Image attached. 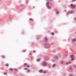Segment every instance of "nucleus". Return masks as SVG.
<instances>
[{"label": "nucleus", "instance_id": "f257e3e1", "mask_svg": "<svg viewBox=\"0 0 76 76\" xmlns=\"http://www.w3.org/2000/svg\"><path fill=\"white\" fill-rule=\"evenodd\" d=\"M42 65L43 66H46L47 65V62L45 61L43 62L42 63Z\"/></svg>", "mask_w": 76, "mask_h": 76}, {"label": "nucleus", "instance_id": "f03ea898", "mask_svg": "<svg viewBox=\"0 0 76 76\" xmlns=\"http://www.w3.org/2000/svg\"><path fill=\"white\" fill-rule=\"evenodd\" d=\"M48 4H49V3L48 2L46 3V6L47 7H48V9H51V7H50L49 6H48Z\"/></svg>", "mask_w": 76, "mask_h": 76}, {"label": "nucleus", "instance_id": "7ed1b4c3", "mask_svg": "<svg viewBox=\"0 0 76 76\" xmlns=\"http://www.w3.org/2000/svg\"><path fill=\"white\" fill-rule=\"evenodd\" d=\"M71 7H72V9H74L76 7V5H74L73 4H71Z\"/></svg>", "mask_w": 76, "mask_h": 76}, {"label": "nucleus", "instance_id": "20e7f679", "mask_svg": "<svg viewBox=\"0 0 76 76\" xmlns=\"http://www.w3.org/2000/svg\"><path fill=\"white\" fill-rule=\"evenodd\" d=\"M45 47H47L48 46V48L49 47L50 45L48 44H46L45 45Z\"/></svg>", "mask_w": 76, "mask_h": 76}, {"label": "nucleus", "instance_id": "39448f33", "mask_svg": "<svg viewBox=\"0 0 76 76\" xmlns=\"http://www.w3.org/2000/svg\"><path fill=\"white\" fill-rule=\"evenodd\" d=\"M74 13L73 11H72L70 12H67V15H69V14H70L71 13Z\"/></svg>", "mask_w": 76, "mask_h": 76}, {"label": "nucleus", "instance_id": "423d86ee", "mask_svg": "<svg viewBox=\"0 0 76 76\" xmlns=\"http://www.w3.org/2000/svg\"><path fill=\"white\" fill-rule=\"evenodd\" d=\"M39 73H42L43 72V70L42 69H40L39 71Z\"/></svg>", "mask_w": 76, "mask_h": 76}, {"label": "nucleus", "instance_id": "0eeeda50", "mask_svg": "<svg viewBox=\"0 0 76 76\" xmlns=\"http://www.w3.org/2000/svg\"><path fill=\"white\" fill-rule=\"evenodd\" d=\"M1 57L2 58H5V56L4 55H2L1 56Z\"/></svg>", "mask_w": 76, "mask_h": 76}, {"label": "nucleus", "instance_id": "6e6552de", "mask_svg": "<svg viewBox=\"0 0 76 76\" xmlns=\"http://www.w3.org/2000/svg\"><path fill=\"white\" fill-rule=\"evenodd\" d=\"M26 65H27V64H26V63H25L24 64H23V66H24V67L26 66Z\"/></svg>", "mask_w": 76, "mask_h": 76}, {"label": "nucleus", "instance_id": "1a4fd4ad", "mask_svg": "<svg viewBox=\"0 0 76 76\" xmlns=\"http://www.w3.org/2000/svg\"><path fill=\"white\" fill-rule=\"evenodd\" d=\"M13 69L12 68H10L9 69V70H10V71H12V70H13Z\"/></svg>", "mask_w": 76, "mask_h": 76}, {"label": "nucleus", "instance_id": "9d476101", "mask_svg": "<svg viewBox=\"0 0 76 76\" xmlns=\"http://www.w3.org/2000/svg\"><path fill=\"white\" fill-rule=\"evenodd\" d=\"M45 41H48V39L47 37H46L45 38Z\"/></svg>", "mask_w": 76, "mask_h": 76}, {"label": "nucleus", "instance_id": "9b49d317", "mask_svg": "<svg viewBox=\"0 0 76 76\" xmlns=\"http://www.w3.org/2000/svg\"><path fill=\"white\" fill-rule=\"evenodd\" d=\"M20 7H21V9H23V6L22 5H20Z\"/></svg>", "mask_w": 76, "mask_h": 76}, {"label": "nucleus", "instance_id": "f8f14e48", "mask_svg": "<svg viewBox=\"0 0 76 76\" xmlns=\"http://www.w3.org/2000/svg\"><path fill=\"white\" fill-rule=\"evenodd\" d=\"M56 13L57 15H58V14L59 13V12L58 11H57L56 12Z\"/></svg>", "mask_w": 76, "mask_h": 76}, {"label": "nucleus", "instance_id": "ddd939ff", "mask_svg": "<svg viewBox=\"0 0 76 76\" xmlns=\"http://www.w3.org/2000/svg\"><path fill=\"white\" fill-rule=\"evenodd\" d=\"M76 39L75 38H74L73 39V41L75 42L76 41Z\"/></svg>", "mask_w": 76, "mask_h": 76}, {"label": "nucleus", "instance_id": "4468645a", "mask_svg": "<svg viewBox=\"0 0 76 76\" xmlns=\"http://www.w3.org/2000/svg\"><path fill=\"white\" fill-rule=\"evenodd\" d=\"M55 66H56V64H53V65L52 66V67H54Z\"/></svg>", "mask_w": 76, "mask_h": 76}, {"label": "nucleus", "instance_id": "2eb2a0df", "mask_svg": "<svg viewBox=\"0 0 76 76\" xmlns=\"http://www.w3.org/2000/svg\"><path fill=\"white\" fill-rule=\"evenodd\" d=\"M28 0H26V3H28Z\"/></svg>", "mask_w": 76, "mask_h": 76}, {"label": "nucleus", "instance_id": "dca6fc26", "mask_svg": "<svg viewBox=\"0 0 76 76\" xmlns=\"http://www.w3.org/2000/svg\"><path fill=\"white\" fill-rule=\"evenodd\" d=\"M64 62L63 61H61V64H63Z\"/></svg>", "mask_w": 76, "mask_h": 76}, {"label": "nucleus", "instance_id": "f3484780", "mask_svg": "<svg viewBox=\"0 0 76 76\" xmlns=\"http://www.w3.org/2000/svg\"><path fill=\"white\" fill-rule=\"evenodd\" d=\"M26 52V50H22V52H23L24 53V52Z\"/></svg>", "mask_w": 76, "mask_h": 76}, {"label": "nucleus", "instance_id": "a211bd4d", "mask_svg": "<svg viewBox=\"0 0 76 76\" xmlns=\"http://www.w3.org/2000/svg\"><path fill=\"white\" fill-rule=\"evenodd\" d=\"M30 20H31V21H33V19H32L31 18H30Z\"/></svg>", "mask_w": 76, "mask_h": 76}, {"label": "nucleus", "instance_id": "6ab92c4d", "mask_svg": "<svg viewBox=\"0 0 76 76\" xmlns=\"http://www.w3.org/2000/svg\"><path fill=\"white\" fill-rule=\"evenodd\" d=\"M6 66H7H7H9V65L7 64H6Z\"/></svg>", "mask_w": 76, "mask_h": 76}, {"label": "nucleus", "instance_id": "aec40b11", "mask_svg": "<svg viewBox=\"0 0 76 76\" xmlns=\"http://www.w3.org/2000/svg\"><path fill=\"white\" fill-rule=\"evenodd\" d=\"M29 72H30V70H29V69H28L27 71V73H29Z\"/></svg>", "mask_w": 76, "mask_h": 76}, {"label": "nucleus", "instance_id": "412c9836", "mask_svg": "<svg viewBox=\"0 0 76 76\" xmlns=\"http://www.w3.org/2000/svg\"><path fill=\"white\" fill-rule=\"evenodd\" d=\"M51 34H52V35H54V33H53V32H52Z\"/></svg>", "mask_w": 76, "mask_h": 76}, {"label": "nucleus", "instance_id": "4be33fe9", "mask_svg": "<svg viewBox=\"0 0 76 76\" xmlns=\"http://www.w3.org/2000/svg\"><path fill=\"white\" fill-rule=\"evenodd\" d=\"M40 61V60L39 59H38V58L37 60V61Z\"/></svg>", "mask_w": 76, "mask_h": 76}, {"label": "nucleus", "instance_id": "5701e85b", "mask_svg": "<svg viewBox=\"0 0 76 76\" xmlns=\"http://www.w3.org/2000/svg\"><path fill=\"white\" fill-rule=\"evenodd\" d=\"M55 57L56 59H58V57H57V56H55Z\"/></svg>", "mask_w": 76, "mask_h": 76}, {"label": "nucleus", "instance_id": "b1692460", "mask_svg": "<svg viewBox=\"0 0 76 76\" xmlns=\"http://www.w3.org/2000/svg\"><path fill=\"white\" fill-rule=\"evenodd\" d=\"M76 1V0H72V2H74V1Z\"/></svg>", "mask_w": 76, "mask_h": 76}, {"label": "nucleus", "instance_id": "393cba45", "mask_svg": "<svg viewBox=\"0 0 76 76\" xmlns=\"http://www.w3.org/2000/svg\"><path fill=\"white\" fill-rule=\"evenodd\" d=\"M74 60H75V58H73L72 59H71V60L72 61Z\"/></svg>", "mask_w": 76, "mask_h": 76}, {"label": "nucleus", "instance_id": "a878e982", "mask_svg": "<svg viewBox=\"0 0 76 76\" xmlns=\"http://www.w3.org/2000/svg\"><path fill=\"white\" fill-rule=\"evenodd\" d=\"M14 70H15V71H18V70L16 69H14Z\"/></svg>", "mask_w": 76, "mask_h": 76}, {"label": "nucleus", "instance_id": "bb28decb", "mask_svg": "<svg viewBox=\"0 0 76 76\" xmlns=\"http://www.w3.org/2000/svg\"><path fill=\"white\" fill-rule=\"evenodd\" d=\"M74 57V56L73 55H71V57Z\"/></svg>", "mask_w": 76, "mask_h": 76}, {"label": "nucleus", "instance_id": "cd10ccee", "mask_svg": "<svg viewBox=\"0 0 76 76\" xmlns=\"http://www.w3.org/2000/svg\"><path fill=\"white\" fill-rule=\"evenodd\" d=\"M54 10H55V11L56 12V11H57V9H54Z\"/></svg>", "mask_w": 76, "mask_h": 76}, {"label": "nucleus", "instance_id": "c85d7f7f", "mask_svg": "<svg viewBox=\"0 0 76 76\" xmlns=\"http://www.w3.org/2000/svg\"><path fill=\"white\" fill-rule=\"evenodd\" d=\"M21 34H24V32L22 31V32H21Z\"/></svg>", "mask_w": 76, "mask_h": 76}, {"label": "nucleus", "instance_id": "c756f323", "mask_svg": "<svg viewBox=\"0 0 76 76\" xmlns=\"http://www.w3.org/2000/svg\"><path fill=\"white\" fill-rule=\"evenodd\" d=\"M31 45H34V43H31Z\"/></svg>", "mask_w": 76, "mask_h": 76}, {"label": "nucleus", "instance_id": "7c9ffc66", "mask_svg": "<svg viewBox=\"0 0 76 76\" xmlns=\"http://www.w3.org/2000/svg\"><path fill=\"white\" fill-rule=\"evenodd\" d=\"M70 62H68L67 63V64H70Z\"/></svg>", "mask_w": 76, "mask_h": 76}, {"label": "nucleus", "instance_id": "2f4dec72", "mask_svg": "<svg viewBox=\"0 0 76 76\" xmlns=\"http://www.w3.org/2000/svg\"><path fill=\"white\" fill-rule=\"evenodd\" d=\"M27 67H29V65H27Z\"/></svg>", "mask_w": 76, "mask_h": 76}, {"label": "nucleus", "instance_id": "473e14b6", "mask_svg": "<svg viewBox=\"0 0 76 76\" xmlns=\"http://www.w3.org/2000/svg\"><path fill=\"white\" fill-rule=\"evenodd\" d=\"M24 70H27V68H24Z\"/></svg>", "mask_w": 76, "mask_h": 76}, {"label": "nucleus", "instance_id": "72a5a7b5", "mask_svg": "<svg viewBox=\"0 0 76 76\" xmlns=\"http://www.w3.org/2000/svg\"><path fill=\"white\" fill-rule=\"evenodd\" d=\"M29 54H30V55H32V53H29Z\"/></svg>", "mask_w": 76, "mask_h": 76}, {"label": "nucleus", "instance_id": "f704fd0d", "mask_svg": "<svg viewBox=\"0 0 76 76\" xmlns=\"http://www.w3.org/2000/svg\"><path fill=\"white\" fill-rule=\"evenodd\" d=\"M35 52H36V51H33V53H35Z\"/></svg>", "mask_w": 76, "mask_h": 76}, {"label": "nucleus", "instance_id": "c9c22d12", "mask_svg": "<svg viewBox=\"0 0 76 76\" xmlns=\"http://www.w3.org/2000/svg\"><path fill=\"white\" fill-rule=\"evenodd\" d=\"M6 74H7V73L6 72L4 73V75H6Z\"/></svg>", "mask_w": 76, "mask_h": 76}, {"label": "nucleus", "instance_id": "e433bc0d", "mask_svg": "<svg viewBox=\"0 0 76 76\" xmlns=\"http://www.w3.org/2000/svg\"><path fill=\"white\" fill-rule=\"evenodd\" d=\"M46 73V71H44L43 72V73Z\"/></svg>", "mask_w": 76, "mask_h": 76}, {"label": "nucleus", "instance_id": "4c0bfd02", "mask_svg": "<svg viewBox=\"0 0 76 76\" xmlns=\"http://www.w3.org/2000/svg\"><path fill=\"white\" fill-rule=\"evenodd\" d=\"M49 68L51 67V66H50V65H49Z\"/></svg>", "mask_w": 76, "mask_h": 76}, {"label": "nucleus", "instance_id": "58836bf2", "mask_svg": "<svg viewBox=\"0 0 76 76\" xmlns=\"http://www.w3.org/2000/svg\"><path fill=\"white\" fill-rule=\"evenodd\" d=\"M65 55L66 56H67V55H66V54H65Z\"/></svg>", "mask_w": 76, "mask_h": 76}, {"label": "nucleus", "instance_id": "ea45409f", "mask_svg": "<svg viewBox=\"0 0 76 76\" xmlns=\"http://www.w3.org/2000/svg\"><path fill=\"white\" fill-rule=\"evenodd\" d=\"M65 64H67V62H65Z\"/></svg>", "mask_w": 76, "mask_h": 76}, {"label": "nucleus", "instance_id": "a19ab883", "mask_svg": "<svg viewBox=\"0 0 76 76\" xmlns=\"http://www.w3.org/2000/svg\"><path fill=\"white\" fill-rule=\"evenodd\" d=\"M65 12H66V10H65Z\"/></svg>", "mask_w": 76, "mask_h": 76}, {"label": "nucleus", "instance_id": "79ce46f5", "mask_svg": "<svg viewBox=\"0 0 76 76\" xmlns=\"http://www.w3.org/2000/svg\"><path fill=\"white\" fill-rule=\"evenodd\" d=\"M53 0H50V1H53Z\"/></svg>", "mask_w": 76, "mask_h": 76}, {"label": "nucleus", "instance_id": "37998d69", "mask_svg": "<svg viewBox=\"0 0 76 76\" xmlns=\"http://www.w3.org/2000/svg\"><path fill=\"white\" fill-rule=\"evenodd\" d=\"M33 7L34 8H35V7H34V6H33Z\"/></svg>", "mask_w": 76, "mask_h": 76}, {"label": "nucleus", "instance_id": "c03bdc74", "mask_svg": "<svg viewBox=\"0 0 76 76\" xmlns=\"http://www.w3.org/2000/svg\"><path fill=\"white\" fill-rule=\"evenodd\" d=\"M69 76H73L72 75H69Z\"/></svg>", "mask_w": 76, "mask_h": 76}, {"label": "nucleus", "instance_id": "a18cd8bd", "mask_svg": "<svg viewBox=\"0 0 76 76\" xmlns=\"http://www.w3.org/2000/svg\"><path fill=\"white\" fill-rule=\"evenodd\" d=\"M71 70H72V68H71Z\"/></svg>", "mask_w": 76, "mask_h": 76}, {"label": "nucleus", "instance_id": "49530a36", "mask_svg": "<svg viewBox=\"0 0 76 76\" xmlns=\"http://www.w3.org/2000/svg\"><path fill=\"white\" fill-rule=\"evenodd\" d=\"M19 10H20V9H19Z\"/></svg>", "mask_w": 76, "mask_h": 76}, {"label": "nucleus", "instance_id": "de8ad7c7", "mask_svg": "<svg viewBox=\"0 0 76 76\" xmlns=\"http://www.w3.org/2000/svg\"><path fill=\"white\" fill-rule=\"evenodd\" d=\"M75 34H76V32L75 33Z\"/></svg>", "mask_w": 76, "mask_h": 76}, {"label": "nucleus", "instance_id": "09e8293b", "mask_svg": "<svg viewBox=\"0 0 76 76\" xmlns=\"http://www.w3.org/2000/svg\"><path fill=\"white\" fill-rule=\"evenodd\" d=\"M46 42H47V41H46Z\"/></svg>", "mask_w": 76, "mask_h": 76}]
</instances>
